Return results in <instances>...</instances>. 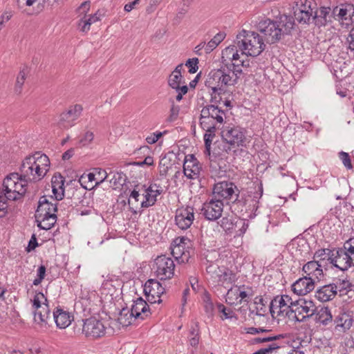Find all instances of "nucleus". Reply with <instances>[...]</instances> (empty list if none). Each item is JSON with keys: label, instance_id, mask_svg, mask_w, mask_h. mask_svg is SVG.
Masks as SVG:
<instances>
[{"label": "nucleus", "instance_id": "nucleus-61", "mask_svg": "<svg viewBox=\"0 0 354 354\" xmlns=\"http://www.w3.org/2000/svg\"><path fill=\"white\" fill-rule=\"evenodd\" d=\"M204 308L205 312L208 314L212 315L214 311V304L210 299L209 294L205 295V297L204 298Z\"/></svg>", "mask_w": 354, "mask_h": 354}, {"label": "nucleus", "instance_id": "nucleus-57", "mask_svg": "<svg viewBox=\"0 0 354 354\" xmlns=\"http://www.w3.org/2000/svg\"><path fill=\"white\" fill-rule=\"evenodd\" d=\"M167 133V131L163 132L156 131L154 132L146 138V142L148 144L152 145L156 143L164 134Z\"/></svg>", "mask_w": 354, "mask_h": 354}, {"label": "nucleus", "instance_id": "nucleus-55", "mask_svg": "<svg viewBox=\"0 0 354 354\" xmlns=\"http://www.w3.org/2000/svg\"><path fill=\"white\" fill-rule=\"evenodd\" d=\"M46 267L44 265H41L37 269V277L34 279L33 285L38 286L41 283L42 280L44 279L46 275Z\"/></svg>", "mask_w": 354, "mask_h": 354}, {"label": "nucleus", "instance_id": "nucleus-36", "mask_svg": "<svg viewBox=\"0 0 354 354\" xmlns=\"http://www.w3.org/2000/svg\"><path fill=\"white\" fill-rule=\"evenodd\" d=\"M333 250L334 249L329 248L318 250L314 254V259H317L318 261L327 260L330 263L332 257L333 256Z\"/></svg>", "mask_w": 354, "mask_h": 354}, {"label": "nucleus", "instance_id": "nucleus-43", "mask_svg": "<svg viewBox=\"0 0 354 354\" xmlns=\"http://www.w3.org/2000/svg\"><path fill=\"white\" fill-rule=\"evenodd\" d=\"M269 308L270 313L273 318L281 317L283 311L281 310L279 302H278V299L277 297H274V299L271 301Z\"/></svg>", "mask_w": 354, "mask_h": 354}, {"label": "nucleus", "instance_id": "nucleus-58", "mask_svg": "<svg viewBox=\"0 0 354 354\" xmlns=\"http://www.w3.org/2000/svg\"><path fill=\"white\" fill-rule=\"evenodd\" d=\"M225 66H227L228 69L234 73V85L237 83L239 79V75L242 73V70L240 67H236L233 65V64L226 63L224 64Z\"/></svg>", "mask_w": 354, "mask_h": 354}, {"label": "nucleus", "instance_id": "nucleus-32", "mask_svg": "<svg viewBox=\"0 0 354 354\" xmlns=\"http://www.w3.org/2000/svg\"><path fill=\"white\" fill-rule=\"evenodd\" d=\"M226 34L224 32L217 33L206 45L205 53H209L225 39Z\"/></svg>", "mask_w": 354, "mask_h": 354}, {"label": "nucleus", "instance_id": "nucleus-10", "mask_svg": "<svg viewBox=\"0 0 354 354\" xmlns=\"http://www.w3.org/2000/svg\"><path fill=\"white\" fill-rule=\"evenodd\" d=\"M253 295L254 291L251 286L235 285L227 290L225 301L230 306L243 302L248 303Z\"/></svg>", "mask_w": 354, "mask_h": 354}, {"label": "nucleus", "instance_id": "nucleus-25", "mask_svg": "<svg viewBox=\"0 0 354 354\" xmlns=\"http://www.w3.org/2000/svg\"><path fill=\"white\" fill-rule=\"evenodd\" d=\"M218 223L227 234H232L239 224L241 225L242 227L245 225L244 221L233 216H224Z\"/></svg>", "mask_w": 354, "mask_h": 354}, {"label": "nucleus", "instance_id": "nucleus-31", "mask_svg": "<svg viewBox=\"0 0 354 354\" xmlns=\"http://www.w3.org/2000/svg\"><path fill=\"white\" fill-rule=\"evenodd\" d=\"M140 190L141 189H139L137 191L136 189H134L131 192L129 198V201H128V203L129 205V209L133 214H137L138 213L137 209L139 207V206L140 207V203H139V197L140 195Z\"/></svg>", "mask_w": 354, "mask_h": 354}, {"label": "nucleus", "instance_id": "nucleus-24", "mask_svg": "<svg viewBox=\"0 0 354 354\" xmlns=\"http://www.w3.org/2000/svg\"><path fill=\"white\" fill-rule=\"evenodd\" d=\"M144 292L145 294L156 295L158 303L160 304L162 302L160 297L165 292V288L156 279H149L145 284Z\"/></svg>", "mask_w": 354, "mask_h": 354}, {"label": "nucleus", "instance_id": "nucleus-54", "mask_svg": "<svg viewBox=\"0 0 354 354\" xmlns=\"http://www.w3.org/2000/svg\"><path fill=\"white\" fill-rule=\"evenodd\" d=\"M198 59L196 57L189 59L186 62L185 66H187L189 68V73H195L198 71Z\"/></svg>", "mask_w": 354, "mask_h": 354}, {"label": "nucleus", "instance_id": "nucleus-1", "mask_svg": "<svg viewBox=\"0 0 354 354\" xmlns=\"http://www.w3.org/2000/svg\"><path fill=\"white\" fill-rule=\"evenodd\" d=\"M49 165L48 157L38 151L25 158L19 167V173H11L6 176L14 178L16 188L24 196L28 183L42 179L46 174Z\"/></svg>", "mask_w": 354, "mask_h": 354}, {"label": "nucleus", "instance_id": "nucleus-34", "mask_svg": "<svg viewBox=\"0 0 354 354\" xmlns=\"http://www.w3.org/2000/svg\"><path fill=\"white\" fill-rule=\"evenodd\" d=\"M332 315L328 308H322L316 315V322L322 324L323 325H327L332 321Z\"/></svg>", "mask_w": 354, "mask_h": 354}, {"label": "nucleus", "instance_id": "nucleus-64", "mask_svg": "<svg viewBox=\"0 0 354 354\" xmlns=\"http://www.w3.org/2000/svg\"><path fill=\"white\" fill-rule=\"evenodd\" d=\"M346 44H348V48L351 51H354V27L349 32L346 38Z\"/></svg>", "mask_w": 354, "mask_h": 354}, {"label": "nucleus", "instance_id": "nucleus-45", "mask_svg": "<svg viewBox=\"0 0 354 354\" xmlns=\"http://www.w3.org/2000/svg\"><path fill=\"white\" fill-rule=\"evenodd\" d=\"M216 307L218 312L221 313L223 315V317H222V319H232L233 317L237 319V317L236 316L233 310H232L231 309H227L223 304L218 303L216 304Z\"/></svg>", "mask_w": 354, "mask_h": 354}, {"label": "nucleus", "instance_id": "nucleus-22", "mask_svg": "<svg viewBox=\"0 0 354 354\" xmlns=\"http://www.w3.org/2000/svg\"><path fill=\"white\" fill-rule=\"evenodd\" d=\"M73 315L69 312L64 310L62 308H57L53 311V319L59 328H66L73 320Z\"/></svg>", "mask_w": 354, "mask_h": 354}, {"label": "nucleus", "instance_id": "nucleus-30", "mask_svg": "<svg viewBox=\"0 0 354 354\" xmlns=\"http://www.w3.org/2000/svg\"><path fill=\"white\" fill-rule=\"evenodd\" d=\"M52 189L57 200L62 198L63 186L64 183V178L60 175H54L52 178Z\"/></svg>", "mask_w": 354, "mask_h": 354}, {"label": "nucleus", "instance_id": "nucleus-13", "mask_svg": "<svg viewBox=\"0 0 354 354\" xmlns=\"http://www.w3.org/2000/svg\"><path fill=\"white\" fill-rule=\"evenodd\" d=\"M239 192V189L234 183L226 181L216 183L213 189L214 198L221 201L222 199H227L231 202Z\"/></svg>", "mask_w": 354, "mask_h": 354}, {"label": "nucleus", "instance_id": "nucleus-47", "mask_svg": "<svg viewBox=\"0 0 354 354\" xmlns=\"http://www.w3.org/2000/svg\"><path fill=\"white\" fill-rule=\"evenodd\" d=\"M301 1L300 7L297 8L296 10H306L310 12L311 15L314 14L315 9L316 8V4L312 1V0H304L303 2Z\"/></svg>", "mask_w": 354, "mask_h": 354}, {"label": "nucleus", "instance_id": "nucleus-7", "mask_svg": "<svg viewBox=\"0 0 354 354\" xmlns=\"http://www.w3.org/2000/svg\"><path fill=\"white\" fill-rule=\"evenodd\" d=\"M245 131L240 127H223L221 137L223 142L218 144V148L222 146V151L229 153L232 149L246 146V137Z\"/></svg>", "mask_w": 354, "mask_h": 354}, {"label": "nucleus", "instance_id": "nucleus-39", "mask_svg": "<svg viewBox=\"0 0 354 354\" xmlns=\"http://www.w3.org/2000/svg\"><path fill=\"white\" fill-rule=\"evenodd\" d=\"M171 254L175 257V259H178L179 258H180L182 261H188L190 257L188 251L183 250V248L178 245H171Z\"/></svg>", "mask_w": 354, "mask_h": 354}, {"label": "nucleus", "instance_id": "nucleus-40", "mask_svg": "<svg viewBox=\"0 0 354 354\" xmlns=\"http://www.w3.org/2000/svg\"><path fill=\"white\" fill-rule=\"evenodd\" d=\"M28 73V70L26 68H23L21 70L17 77L16 84L15 86V93L19 95L22 91V87L24 84L26 75Z\"/></svg>", "mask_w": 354, "mask_h": 354}, {"label": "nucleus", "instance_id": "nucleus-8", "mask_svg": "<svg viewBox=\"0 0 354 354\" xmlns=\"http://www.w3.org/2000/svg\"><path fill=\"white\" fill-rule=\"evenodd\" d=\"M14 182V178L6 176L3 182V188L0 187V218H3L7 214L8 201H17L24 197L16 188Z\"/></svg>", "mask_w": 354, "mask_h": 354}, {"label": "nucleus", "instance_id": "nucleus-16", "mask_svg": "<svg viewBox=\"0 0 354 354\" xmlns=\"http://www.w3.org/2000/svg\"><path fill=\"white\" fill-rule=\"evenodd\" d=\"M194 220V208L190 206L178 208L175 214V224L178 228L185 230L190 227Z\"/></svg>", "mask_w": 354, "mask_h": 354}, {"label": "nucleus", "instance_id": "nucleus-52", "mask_svg": "<svg viewBox=\"0 0 354 354\" xmlns=\"http://www.w3.org/2000/svg\"><path fill=\"white\" fill-rule=\"evenodd\" d=\"M339 158L342 160L343 165L346 169H351L353 168L351 158L348 153L344 151H340L339 153Z\"/></svg>", "mask_w": 354, "mask_h": 354}, {"label": "nucleus", "instance_id": "nucleus-18", "mask_svg": "<svg viewBox=\"0 0 354 354\" xmlns=\"http://www.w3.org/2000/svg\"><path fill=\"white\" fill-rule=\"evenodd\" d=\"M185 157L183 163V172L185 176L189 179H196L200 177L201 167L198 161L194 155Z\"/></svg>", "mask_w": 354, "mask_h": 354}, {"label": "nucleus", "instance_id": "nucleus-3", "mask_svg": "<svg viewBox=\"0 0 354 354\" xmlns=\"http://www.w3.org/2000/svg\"><path fill=\"white\" fill-rule=\"evenodd\" d=\"M234 73L231 72L224 64L218 69L212 70L207 75L205 86L208 89L211 103H221L222 95L225 93V88L234 86Z\"/></svg>", "mask_w": 354, "mask_h": 354}, {"label": "nucleus", "instance_id": "nucleus-44", "mask_svg": "<svg viewBox=\"0 0 354 354\" xmlns=\"http://www.w3.org/2000/svg\"><path fill=\"white\" fill-rule=\"evenodd\" d=\"M276 297L278 299V302H279L281 310L283 311L281 317H288L289 318L290 310H292V306L294 304V302H291L290 304H287L286 303H285L283 297H281L279 295H277Z\"/></svg>", "mask_w": 354, "mask_h": 354}, {"label": "nucleus", "instance_id": "nucleus-5", "mask_svg": "<svg viewBox=\"0 0 354 354\" xmlns=\"http://www.w3.org/2000/svg\"><path fill=\"white\" fill-rule=\"evenodd\" d=\"M263 188L261 182L258 185L252 197L239 192L232 202V212L244 217V219L252 218L259 208V201L263 196Z\"/></svg>", "mask_w": 354, "mask_h": 354}, {"label": "nucleus", "instance_id": "nucleus-2", "mask_svg": "<svg viewBox=\"0 0 354 354\" xmlns=\"http://www.w3.org/2000/svg\"><path fill=\"white\" fill-rule=\"evenodd\" d=\"M220 104L212 103L206 105L201 111L200 124L206 131L204 135V153L207 156H210L211 145L215 137L216 130L221 128L226 118L225 111L218 106Z\"/></svg>", "mask_w": 354, "mask_h": 354}, {"label": "nucleus", "instance_id": "nucleus-49", "mask_svg": "<svg viewBox=\"0 0 354 354\" xmlns=\"http://www.w3.org/2000/svg\"><path fill=\"white\" fill-rule=\"evenodd\" d=\"M182 75L172 73L169 76L168 84L172 88H178L181 83Z\"/></svg>", "mask_w": 354, "mask_h": 354}, {"label": "nucleus", "instance_id": "nucleus-29", "mask_svg": "<svg viewBox=\"0 0 354 354\" xmlns=\"http://www.w3.org/2000/svg\"><path fill=\"white\" fill-rule=\"evenodd\" d=\"M330 12L329 7H321L314 12L313 21L317 26H325L327 22V17Z\"/></svg>", "mask_w": 354, "mask_h": 354}, {"label": "nucleus", "instance_id": "nucleus-11", "mask_svg": "<svg viewBox=\"0 0 354 354\" xmlns=\"http://www.w3.org/2000/svg\"><path fill=\"white\" fill-rule=\"evenodd\" d=\"M175 264L173 259L165 255L158 256L154 261L153 269L160 280L171 279L174 275Z\"/></svg>", "mask_w": 354, "mask_h": 354}, {"label": "nucleus", "instance_id": "nucleus-38", "mask_svg": "<svg viewBox=\"0 0 354 354\" xmlns=\"http://www.w3.org/2000/svg\"><path fill=\"white\" fill-rule=\"evenodd\" d=\"M335 289V290L337 292V290L339 292H343L346 290H351V283L346 279H337L335 280V283H331Z\"/></svg>", "mask_w": 354, "mask_h": 354}, {"label": "nucleus", "instance_id": "nucleus-4", "mask_svg": "<svg viewBox=\"0 0 354 354\" xmlns=\"http://www.w3.org/2000/svg\"><path fill=\"white\" fill-rule=\"evenodd\" d=\"M294 26L292 17L282 15L277 21L268 18L261 19L257 24V30L263 34L266 42L274 44L282 37L290 35Z\"/></svg>", "mask_w": 354, "mask_h": 354}, {"label": "nucleus", "instance_id": "nucleus-33", "mask_svg": "<svg viewBox=\"0 0 354 354\" xmlns=\"http://www.w3.org/2000/svg\"><path fill=\"white\" fill-rule=\"evenodd\" d=\"M295 17L299 24H308L313 20V15L306 10H295Z\"/></svg>", "mask_w": 354, "mask_h": 354}, {"label": "nucleus", "instance_id": "nucleus-17", "mask_svg": "<svg viewBox=\"0 0 354 354\" xmlns=\"http://www.w3.org/2000/svg\"><path fill=\"white\" fill-rule=\"evenodd\" d=\"M333 254L330 263L340 270H347L353 266L344 247L334 248Z\"/></svg>", "mask_w": 354, "mask_h": 354}, {"label": "nucleus", "instance_id": "nucleus-60", "mask_svg": "<svg viewBox=\"0 0 354 354\" xmlns=\"http://www.w3.org/2000/svg\"><path fill=\"white\" fill-rule=\"evenodd\" d=\"M200 337L199 323L196 321L192 322L189 333V337Z\"/></svg>", "mask_w": 354, "mask_h": 354}, {"label": "nucleus", "instance_id": "nucleus-21", "mask_svg": "<svg viewBox=\"0 0 354 354\" xmlns=\"http://www.w3.org/2000/svg\"><path fill=\"white\" fill-rule=\"evenodd\" d=\"M57 211V203H53L52 201L48 199L47 196H43L39 200L35 214L44 216L52 214V216H57L55 214Z\"/></svg>", "mask_w": 354, "mask_h": 354}, {"label": "nucleus", "instance_id": "nucleus-37", "mask_svg": "<svg viewBox=\"0 0 354 354\" xmlns=\"http://www.w3.org/2000/svg\"><path fill=\"white\" fill-rule=\"evenodd\" d=\"M94 171L95 172V176H96L95 185H91L89 187L84 186V187L86 189H91L94 187L98 186L102 183H103L104 180H106L109 176L106 171L101 168H94Z\"/></svg>", "mask_w": 354, "mask_h": 354}, {"label": "nucleus", "instance_id": "nucleus-23", "mask_svg": "<svg viewBox=\"0 0 354 354\" xmlns=\"http://www.w3.org/2000/svg\"><path fill=\"white\" fill-rule=\"evenodd\" d=\"M131 315H133L134 319L140 318L144 319L148 316L149 308L147 303L141 297L138 298L133 303L131 308Z\"/></svg>", "mask_w": 354, "mask_h": 354}, {"label": "nucleus", "instance_id": "nucleus-26", "mask_svg": "<svg viewBox=\"0 0 354 354\" xmlns=\"http://www.w3.org/2000/svg\"><path fill=\"white\" fill-rule=\"evenodd\" d=\"M337 292L331 283L323 286L315 292V297L322 302H326L332 300Z\"/></svg>", "mask_w": 354, "mask_h": 354}, {"label": "nucleus", "instance_id": "nucleus-48", "mask_svg": "<svg viewBox=\"0 0 354 354\" xmlns=\"http://www.w3.org/2000/svg\"><path fill=\"white\" fill-rule=\"evenodd\" d=\"M206 272L208 274H209L212 279H216L218 276L219 272H221V269L217 264L209 263L206 267Z\"/></svg>", "mask_w": 354, "mask_h": 354}, {"label": "nucleus", "instance_id": "nucleus-14", "mask_svg": "<svg viewBox=\"0 0 354 354\" xmlns=\"http://www.w3.org/2000/svg\"><path fill=\"white\" fill-rule=\"evenodd\" d=\"M83 111L81 104H76L70 106L66 111L59 115V125L64 129H68L75 125V122L80 117Z\"/></svg>", "mask_w": 354, "mask_h": 354}, {"label": "nucleus", "instance_id": "nucleus-41", "mask_svg": "<svg viewBox=\"0 0 354 354\" xmlns=\"http://www.w3.org/2000/svg\"><path fill=\"white\" fill-rule=\"evenodd\" d=\"M234 277L235 275L231 270L222 271L221 270V272H219L216 279L218 283L223 284L225 283H232L234 281Z\"/></svg>", "mask_w": 354, "mask_h": 354}, {"label": "nucleus", "instance_id": "nucleus-56", "mask_svg": "<svg viewBox=\"0 0 354 354\" xmlns=\"http://www.w3.org/2000/svg\"><path fill=\"white\" fill-rule=\"evenodd\" d=\"M237 47L238 46H228L226 48H225V50L222 53V55H222V59H223L222 64H223V65L225 64V62L227 61V59H225V57H226L227 59H228L230 61V57H232V55L235 52Z\"/></svg>", "mask_w": 354, "mask_h": 354}, {"label": "nucleus", "instance_id": "nucleus-62", "mask_svg": "<svg viewBox=\"0 0 354 354\" xmlns=\"http://www.w3.org/2000/svg\"><path fill=\"white\" fill-rule=\"evenodd\" d=\"M125 176L122 173L117 172L115 174L111 179L109 180L110 183H112L114 185H122L125 182Z\"/></svg>", "mask_w": 354, "mask_h": 354}, {"label": "nucleus", "instance_id": "nucleus-63", "mask_svg": "<svg viewBox=\"0 0 354 354\" xmlns=\"http://www.w3.org/2000/svg\"><path fill=\"white\" fill-rule=\"evenodd\" d=\"M304 308L309 309L311 314H314L315 311V306L311 300H306L305 299H299L297 300Z\"/></svg>", "mask_w": 354, "mask_h": 354}, {"label": "nucleus", "instance_id": "nucleus-46", "mask_svg": "<svg viewBox=\"0 0 354 354\" xmlns=\"http://www.w3.org/2000/svg\"><path fill=\"white\" fill-rule=\"evenodd\" d=\"M319 266L318 261L314 260L308 261L303 266V271L306 274V276L310 277L312 273Z\"/></svg>", "mask_w": 354, "mask_h": 354}, {"label": "nucleus", "instance_id": "nucleus-19", "mask_svg": "<svg viewBox=\"0 0 354 354\" xmlns=\"http://www.w3.org/2000/svg\"><path fill=\"white\" fill-rule=\"evenodd\" d=\"M314 288V281L307 276L299 279L292 285V291L297 295H305Z\"/></svg>", "mask_w": 354, "mask_h": 354}, {"label": "nucleus", "instance_id": "nucleus-53", "mask_svg": "<svg viewBox=\"0 0 354 354\" xmlns=\"http://www.w3.org/2000/svg\"><path fill=\"white\" fill-rule=\"evenodd\" d=\"M94 138V134L91 131H86L84 136L80 140L79 145L80 147H84L90 144Z\"/></svg>", "mask_w": 354, "mask_h": 354}, {"label": "nucleus", "instance_id": "nucleus-51", "mask_svg": "<svg viewBox=\"0 0 354 354\" xmlns=\"http://www.w3.org/2000/svg\"><path fill=\"white\" fill-rule=\"evenodd\" d=\"M179 111L180 107L178 105H175L173 101L169 111V115L168 116L167 120L169 122L175 121L178 118Z\"/></svg>", "mask_w": 354, "mask_h": 354}, {"label": "nucleus", "instance_id": "nucleus-59", "mask_svg": "<svg viewBox=\"0 0 354 354\" xmlns=\"http://www.w3.org/2000/svg\"><path fill=\"white\" fill-rule=\"evenodd\" d=\"M93 181L96 182V176L95 172L94 170L93 172H90L88 174H83L80 178V182L82 185V183H93Z\"/></svg>", "mask_w": 354, "mask_h": 354}, {"label": "nucleus", "instance_id": "nucleus-28", "mask_svg": "<svg viewBox=\"0 0 354 354\" xmlns=\"http://www.w3.org/2000/svg\"><path fill=\"white\" fill-rule=\"evenodd\" d=\"M35 218L38 227L44 230L51 229L57 221V216H52V214L47 216L35 214Z\"/></svg>", "mask_w": 354, "mask_h": 354}, {"label": "nucleus", "instance_id": "nucleus-6", "mask_svg": "<svg viewBox=\"0 0 354 354\" xmlns=\"http://www.w3.org/2000/svg\"><path fill=\"white\" fill-rule=\"evenodd\" d=\"M242 55L256 57L265 48L263 39L255 32L242 30L236 37L235 41Z\"/></svg>", "mask_w": 354, "mask_h": 354}, {"label": "nucleus", "instance_id": "nucleus-15", "mask_svg": "<svg viewBox=\"0 0 354 354\" xmlns=\"http://www.w3.org/2000/svg\"><path fill=\"white\" fill-rule=\"evenodd\" d=\"M223 206L221 200L213 198L203 203L201 214L207 220L216 221L221 216Z\"/></svg>", "mask_w": 354, "mask_h": 354}, {"label": "nucleus", "instance_id": "nucleus-50", "mask_svg": "<svg viewBox=\"0 0 354 354\" xmlns=\"http://www.w3.org/2000/svg\"><path fill=\"white\" fill-rule=\"evenodd\" d=\"M189 245L190 240L187 237L185 236L176 237L172 242V245L180 246L183 250H185L186 248H189Z\"/></svg>", "mask_w": 354, "mask_h": 354}, {"label": "nucleus", "instance_id": "nucleus-9", "mask_svg": "<svg viewBox=\"0 0 354 354\" xmlns=\"http://www.w3.org/2000/svg\"><path fill=\"white\" fill-rule=\"evenodd\" d=\"M32 307L35 309L34 320L41 327H46L50 319V310L47 298L42 292H37L32 299Z\"/></svg>", "mask_w": 354, "mask_h": 354}, {"label": "nucleus", "instance_id": "nucleus-35", "mask_svg": "<svg viewBox=\"0 0 354 354\" xmlns=\"http://www.w3.org/2000/svg\"><path fill=\"white\" fill-rule=\"evenodd\" d=\"M118 322L123 326H127L132 324L133 319H134L133 315H131V311L127 308H122L118 318Z\"/></svg>", "mask_w": 354, "mask_h": 354}, {"label": "nucleus", "instance_id": "nucleus-42", "mask_svg": "<svg viewBox=\"0 0 354 354\" xmlns=\"http://www.w3.org/2000/svg\"><path fill=\"white\" fill-rule=\"evenodd\" d=\"M344 250L351 261V264L354 266V238L347 240L343 245Z\"/></svg>", "mask_w": 354, "mask_h": 354}, {"label": "nucleus", "instance_id": "nucleus-20", "mask_svg": "<svg viewBox=\"0 0 354 354\" xmlns=\"http://www.w3.org/2000/svg\"><path fill=\"white\" fill-rule=\"evenodd\" d=\"M313 314L309 311V309L304 308L297 300L295 301L290 310L289 319L297 322H302L306 318L311 317Z\"/></svg>", "mask_w": 354, "mask_h": 354}, {"label": "nucleus", "instance_id": "nucleus-12", "mask_svg": "<svg viewBox=\"0 0 354 354\" xmlns=\"http://www.w3.org/2000/svg\"><path fill=\"white\" fill-rule=\"evenodd\" d=\"M80 326H82V333L86 337L97 339L102 337L106 334V326L101 320L95 317H90L82 320Z\"/></svg>", "mask_w": 354, "mask_h": 354}, {"label": "nucleus", "instance_id": "nucleus-27", "mask_svg": "<svg viewBox=\"0 0 354 354\" xmlns=\"http://www.w3.org/2000/svg\"><path fill=\"white\" fill-rule=\"evenodd\" d=\"M141 189L144 191L143 196L145 199L140 202V208H148L155 205L157 198L154 194L152 185L147 187L145 185H142Z\"/></svg>", "mask_w": 354, "mask_h": 354}]
</instances>
